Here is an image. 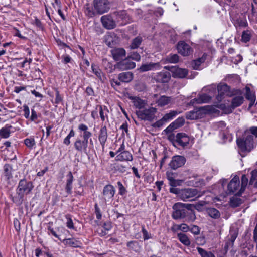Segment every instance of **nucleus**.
Segmentation results:
<instances>
[{"instance_id":"37","label":"nucleus","mask_w":257,"mask_h":257,"mask_svg":"<svg viewBox=\"0 0 257 257\" xmlns=\"http://www.w3.org/2000/svg\"><path fill=\"white\" fill-rule=\"evenodd\" d=\"M131 99L133 100V103L134 105L139 109H141L145 105V102L143 100L141 99L138 97H131Z\"/></svg>"},{"instance_id":"52","label":"nucleus","mask_w":257,"mask_h":257,"mask_svg":"<svg viewBox=\"0 0 257 257\" xmlns=\"http://www.w3.org/2000/svg\"><path fill=\"white\" fill-rule=\"evenodd\" d=\"M127 246L131 249L137 251L138 248V242L136 241H131L127 243Z\"/></svg>"},{"instance_id":"61","label":"nucleus","mask_w":257,"mask_h":257,"mask_svg":"<svg viewBox=\"0 0 257 257\" xmlns=\"http://www.w3.org/2000/svg\"><path fill=\"white\" fill-rule=\"evenodd\" d=\"M66 218L67 219V222H66L67 227L70 229H73L74 228L73 223L72 220L71 219V218L70 217V215H66Z\"/></svg>"},{"instance_id":"20","label":"nucleus","mask_w":257,"mask_h":257,"mask_svg":"<svg viewBox=\"0 0 257 257\" xmlns=\"http://www.w3.org/2000/svg\"><path fill=\"white\" fill-rule=\"evenodd\" d=\"M244 102V97L242 95H235L233 97L231 105L229 106V112H231L236 107L240 106Z\"/></svg>"},{"instance_id":"53","label":"nucleus","mask_w":257,"mask_h":257,"mask_svg":"<svg viewBox=\"0 0 257 257\" xmlns=\"http://www.w3.org/2000/svg\"><path fill=\"white\" fill-rule=\"evenodd\" d=\"M196 248L201 257H207V256L209 255V253L210 252V251H207L203 248H202L200 247H197Z\"/></svg>"},{"instance_id":"25","label":"nucleus","mask_w":257,"mask_h":257,"mask_svg":"<svg viewBox=\"0 0 257 257\" xmlns=\"http://www.w3.org/2000/svg\"><path fill=\"white\" fill-rule=\"evenodd\" d=\"M67 181L65 187V190L66 192L70 194L72 193V182L73 181V176L72 175L71 172H69L68 174L66 176Z\"/></svg>"},{"instance_id":"17","label":"nucleus","mask_w":257,"mask_h":257,"mask_svg":"<svg viewBox=\"0 0 257 257\" xmlns=\"http://www.w3.org/2000/svg\"><path fill=\"white\" fill-rule=\"evenodd\" d=\"M178 52L183 56H188L192 52L191 47L184 41H180L177 45Z\"/></svg>"},{"instance_id":"34","label":"nucleus","mask_w":257,"mask_h":257,"mask_svg":"<svg viewBox=\"0 0 257 257\" xmlns=\"http://www.w3.org/2000/svg\"><path fill=\"white\" fill-rule=\"evenodd\" d=\"M114 14L117 16V19H121L125 23L128 22L130 20L129 16L125 11L116 12H114Z\"/></svg>"},{"instance_id":"38","label":"nucleus","mask_w":257,"mask_h":257,"mask_svg":"<svg viewBox=\"0 0 257 257\" xmlns=\"http://www.w3.org/2000/svg\"><path fill=\"white\" fill-rule=\"evenodd\" d=\"M246 93L245 98L249 101L250 100H255L256 95L254 92L251 91L250 89L248 87H245Z\"/></svg>"},{"instance_id":"28","label":"nucleus","mask_w":257,"mask_h":257,"mask_svg":"<svg viewBox=\"0 0 257 257\" xmlns=\"http://www.w3.org/2000/svg\"><path fill=\"white\" fill-rule=\"evenodd\" d=\"M206 57L207 55L206 54H204L201 57L194 60L192 63V67L193 69L195 70L199 69L200 65L206 60Z\"/></svg>"},{"instance_id":"6","label":"nucleus","mask_w":257,"mask_h":257,"mask_svg":"<svg viewBox=\"0 0 257 257\" xmlns=\"http://www.w3.org/2000/svg\"><path fill=\"white\" fill-rule=\"evenodd\" d=\"M34 188L33 183L31 181H27L26 179H21L18 184L17 190L24 195L29 194Z\"/></svg>"},{"instance_id":"15","label":"nucleus","mask_w":257,"mask_h":257,"mask_svg":"<svg viewBox=\"0 0 257 257\" xmlns=\"http://www.w3.org/2000/svg\"><path fill=\"white\" fill-rule=\"evenodd\" d=\"M101 21L103 26L107 29H112L116 27L115 21L109 15L102 16L101 18Z\"/></svg>"},{"instance_id":"44","label":"nucleus","mask_w":257,"mask_h":257,"mask_svg":"<svg viewBox=\"0 0 257 257\" xmlns=\"http://www.w3.org/2000/svg\"><path fill=\"white\" fill-rule=\"evenodd\" d=\"M186 215V216L185 217V218H186V220L188 222H193L196 219V215L194 211H187Z\"/></svg>"},{"instance_id":"51","label":"nucleus","mask_w":257,"mask_h":257,"mask_svg":"<svg viewBox=\"0 0 257 257\" xmlns=\"http://www.w3.org/2000/svg\"><path fill=\"white\" fill-rule=\"evenodd\" d=\"M91 68L93 72L99 78L101 79L102 72L101 70L95 64H92Z\"/></svg>"},{"instance_id":"40","label":"nucleus","mask_w":257,"mask_h":257,"mask_svg":"<svg viewBox=\"0 0 257 257\" xmlns=\"http://www.w3.org/2000/svg\"><path fill=\"white\" fill-rule=\"evenodd\" d=\"M4 175L7 180L12 177V167L9 164H5L4 167Z\"/></svg>"},{"instance_id":"5","label":"nucleus","mask_w":257,"mask_h":257,"mask_svg":"<svg viewBox=\"0 0 257 257\" xmlns=\"http://www.w3.org/2000/svg\"><path fill=\"white\" fill-rule=\"evenodd\" d=\"M183 203L178 202L173 206V212L172 213V218L174 219H179L185 218L186 216L187 210L183 208Z\"/></svg>"},{"instance_id":"36","label":"nucleus","mask_w":257,"mask_h":257,"mask_svg":"<svg viewBox=\"0 0 257 257\" xmlns=\"http://www.w3.org/2000/svg\"><path fill=\"white\" fill-rule=\"evenodd\" d=\"M78 129L80 131L83 132L82 137H86L89 138L91 137L92 133L90 131H88V127L86 125L82 123L80 124L78 126Z\"/></svg>"},{"instance_id":"12","label":"nucleus","mask_w":257,"mask_h":257,"mask_svg":"<svg viewBox=\"0 0 257 257\" xmlns=\"http://www.w3.org/2000/svg\"><path fill=\"white\" fill-rule=\"evenodd\" d=\"M135 66L136 63L132 61L128 57L118 62L115 66V68L120 70L132 69Z\"/></svg>"},{"instance_id":"35","label":"nucleus","mask_w":257,"mask_h":257,"mask_svg":"<svg viewBox=\"0 0 257 257\" xmlns=\"http://www.w3.org/2000/svg\"><path fill=\"white\" fill-rule=\"evenodd\" d=\"M207 211L209 216L213 219H218L220 217L219 211L214 208H208Z\"/></svg>"},{"instance_id":"60","label":"nucleus","mask_w":257,"mask_h":257,"mask_svg":"<svg viewBox=\"0 0 257 257\" xmlns=\"http://www.w3.org/2000/svg\"><path fill=\"white\" fill-rule=\"evenodd\" d=\"M128 57L130 59L135 60L136 61H139L141 60V56L140 54L137 52H133Z\"/></svg>"},{"instance_id":"14","label":"nucleus","mask_w":257,"mask_h":257,"mask_svg":"<svg viewBox=\"0 0 257 257\" xmlns=\"http://www.w3.org/2000/svg\"><path fill=\"white\" fill-rule=\"evenodd\" d=\"M166 69L171 71L173 73L174 77L184 78L188 74V71L185 69L180 68L176 66H165Z\"/></svg>"},{"instance_id":"46","label":"nucleus","mask_w":257,"mask_h":257,"mask_svg":"<svg viewBox=\"0 0 257 257\" xmlns=\"http://www.w3.org/2000/svg\"><path fill=\"white\" fill-rule=\"evenodd\" d=\"M211 99V97L206 94H203L202 95H200L198 97V100L199 101V103H203L208 102Z\"/></svg>"},{"instance_id":"18","label":"nucleus","mask_w":257,"mask_h":257,"mask_svg":"<svg viewBox=\"0 0 257 257\" xmlns=\"http://www.w3.org/2000/svg\"><path fill=\"white\" fill-rule=\"evenodd\" d=\"M113 59L119 61L125 56L126 52L122 48H114L110 51Z\"/></svg>"},{"instance_id":"2","label":"nucleus","mask_w":257,"mask_h":257,"mask_svg":"<svg viewBox=\"0 0 257 257\" xmlns=\"http://www.w3.org/2000/svg\"><path fill=\"white\" fill-rule=\"evenodd\" d=\"M94 11L99 14L107 13L110 8L109 0H93Z\"/></svg>"},{"instance_id":"48","label":"nucleus","mask_w":257,"mask_h":257,"mask_svg":"<svg viewBox=\"0 0 257 257\" xmlns=\"http://www.w3.org/2000/svg\"><path fill=\"white\" fill-rule=\"evenodd\" d=\"M166 60L170 63H176L179 61V56L177 54L170 55L167 57Z\"/></svg>"},{"instance_id":"8","label":"nucleus","mask_w":257,"mask_h":257,"mask_svg":"<svg viewBox=\"0 0 257 257\" xmlns=\"http://www.w3.org/2000/svg\"><path fill=\"white\" fill-rule=\"evenodd\" d=\"M83 140L77 138L75 141L74 146L75 149L80 153H86L88 144L89 137H82Z\"/></svg>"},{"instance_id":"64","label":"nucleus","mask_w":257,"mask_h":257,"mask_svg":"<svg viewBox=\"0 0 257 257\" xmlns=\"http://www.w3.org/2000/svg\"><path fill=\"white\" fill-rule=\"evenodd\" d=\"M176 128H177V127H176L174 123L172 122L164 130V131L168 134L171 133Z\"/></svg>"},{"instance_id":"10","label":"nucleus","mask_w":257,"mask_h":257,"mask_svg":"<svg viewBox=\"0 0 257 257\" xmlns=\"http://www.w3.org/2000/svg\"><path fill=\"white\" fill-rule=\"evenodd\" d=\"M198 191L195 188H185L181 190L180 193V199L184 201L189 200V199L197 195Z\"/></svg>"},{"instance_id":"24","label":"nucleus","mask_w":257,"mask_h":257,"mask_svg":"<svg viewBox=\"0 0 257 257\" xmlns=\"http://www.w3.org/2000/svg\"><path fill=\"white\" fill-rule=\"evenodd\" d=\"M62 242L66 246L75 248L79 247L81 245L80 241L74 238L65 239L62 241Z\"/></svg>"},{"instance_id":"57","label":"nucleus","mask_w":257,"mask_h":257,"mask_svg":"<svg viewBox=\"0 0 257 257\" xmlns=\"http://www.w3.org/2000/svg\"><path fill=\"white\" fill-rule=\"evenodd\" d=\"M185 122V120L183 117H179L177 118L175 121L173 122L174 125H176L177 128L182 126Z\"/></svg>"},{"instance_id":"27","label":"nucleus","mask_w":257,"mask_h":257,"mask_svg":"<svg viewBox=\"0 0 257 257\" xmlns=\"http://www.w3.org/2000/svg\"><path fill=\"white\" fill-rule=\"evenodd\" d=\"M159 64L158 63H150L148 64H144L141 66L139 70L140 72H144L149 70H154L156 67H159Z\"/></svg>"},{"instance_id":"29","label":"nucleus","mask_w":257,"mask_h":257,"mask_svg":"<svg viewBox=\"0 0 257 257\" xmlns=\"http://www.w3.org/2000/svg\"><path fill=\"white\" fill-rule=\"evenodd\" d=\"M166 176L168 180L169 181V184L171 186L175 187L178 185L177 181L175 179L176 177L175 173L172 171H168L166 172Z\"/></svg>"},{"instance_id":"62","label":"nucleus","mask_w":257,"mask_h":257,"mask_svg":"<svg viewBox=\"0 0 257 257\" xmlns=\"http://www.w3.org/2000/svg\"><path fill=\"white\" fill-rule=\"evenodd\" d=\"M55 92L56 98L55 99V103L58 104L63 101V97L60 95L59 92L57 89H55Z\"/></svg>"},{"instance_id":"7","label":"nucleus","mask_w":257,"mask_h":257,"mask_svg":"<svg viewBox=\"0 0 257 257\" xmlns=\"http://www.w3.org/2000/svg\"><path fill=\"white\" fill-rule=\"evenodd\" d=\"M241 186H240L239 178L237 176H234L228 185V191L230 193H234L236 196H240L239 194Z\"/></svg>"},{"instance_id":"22","label":"nucleus","mask_w":257,"mask_h":257,"mask_svg":"<svg viewBox=\"0 0 257 257\" xmlns=\"http://www.w3.org/2000/svg\"><path fill=\"white\" fill-rule=\"evenodd\" d=\"M116 159L121 161H131L133 160V156L128 151H123L116 156Z\"/></svg>"},{"instance_id":"33","label":"nucleus","mask_w":257,"mask_h":257,"mask_svg":"<svg viewBox=\"0 0 257 257\" xmlns=\"http://www.w3.org/2000/svg\"><path fill=\"white\" fill-rule=\"evenodd\" d=\"M12 126L10 125L7 124L5 127L0 130V137L3 138H8L10 135V129Z\"/></svg>"},{"instance_id":"47","label":"nucleus","mask_w":257,"mask_h":257,"mask_svg":"<svg viewBox=\"0 0 257 257\" xmlns=\"http://www.w3.org/2000/svg\"><path fill=\"white\" fill-rule=\"evenodd\" d=\"M241 40L242 42L246 43L248 42L251 38L250 32L249 31H244L242 32Z\"/></svg>"},{"instance_id":"56","label":"nucleus","mask_w":257,"mask_h":257,"mask_svg":"<svg viewBox=\"0 0 257 257\" xmlns=\"http://www.w3.org/2000/svg\"><path fill=\"white\" fill-rule=\"evenodd\" d=\"M190 231L194 235H198L200 234V229L198 226L193 225L190 228Z\"/></svg>"},{"instance_id":"11","label":"nucleus","mask_w":257,"mask_h":257,"mask_svg":"<svg viewBox=\"0 0 257 257\" xmlns=\"http://www.w3.org/2000/svg\"><path fill=\"white\" fill-rule=\"evenodd\" d=\"M186 161V158L183 156H174L172 157V160L169 164V166L171 169L176 170L183 166L185 164Z\"/></svg>"},{"instance_id":"50","label":"nucleus","mask_w":257,"mask_h":257,"mask_svg":"<svg viewBox=\"0 0 257 257\" xmlns=\"http://www.w3.org/2000/svg\"><path fill=\"white\" fill-rule=\"evenodd\" d=\"M99 108V114L101 118V119L102 121H104L105 120V116H107V115L106 113L104 114V111L105 110L107 112H108V109L106 108H104V110L103 109L102 106L101 105H97V108Z\"/></svg>"},{"instance_id":"3","label":"nucleus","mask_w":257,"mask_h":257,"mask_svg":"<svg viewBox=\"0 0 257 257\" xmlns=\"http://www.w3.org/2000/svg\"><path fill=\"white\" fill-rule=\"evenodd\" d=\"M208 112L205 107L195 108L192 111L186 113L187 119L195 120L203 118Z\"/></svg>"},{"instance_id":"26","label":"nucleus","mask_w":257,"mask_h":257,"mask_svg":"<svg viewBox=\"0 0 257 257\" xmlns=\"http://www.w3.org/2000/svg\"><path fill=\"white\" fill-rule=\"evenodd\" d=\"M118 38L114 34H109L105 37V42L106 44L109 47H112L117 43Z\"/></svg>"},{"instance_id":"1","label":"nucleus","mask_w":257,"mask_h":257,"mask_svg":"<svg viewBox=\"0 0 257 257\" xmlns=\"http://www.w3.org/2000/svg\"><path fill=\"white\" fill-rule=\"evenodd\" d=\"M254 136L257 137V126H252L246 129L243 137L237 139V144L241 152H249L254 148Z\"/></svg>"},{"instance_id":"42","label":"nucleus","mask_w":257,"mask_h":257,"mask_svg":"<svg viewBox=\"0 0 257 257\" xmlns=\"http://www.w3.org/2000/svg\"><path fill=\"white\" fill-rule=\"evenodd\" d=\"M180 111L177 110H172L169 113L166 114L163 117V119L166 121V122L170 119H172L173 117L176 116L177 114L180 113Z\"/></svg>"},{"instance_id":"13","label":"nucleus","mask_w":257,"mask_h":257,"mask_svg":"<svg viewBox=\"0 0 257 257\" xmlns=\"http://www.w3.org/2000/svg\"><path fill=\"white\" fill-rule=\"evenodd\" d=\"M189 143V137L183 133H178L176 136L175 142H173L174 146H181L184 147L188 145Z\"/></svg>"},{"instance_id":"32","label":"nucleus","mask_w":257,"mask_h":257,"mask_svg":"<svg viewBox=\"0 0 257 257\" xmlns=\"http://www.w3.org/2000/svg\"><path fill=\"white\" fill-rule=\"evenodd\" d=\"M171 100V97L163 95L160 97L157 101V103L159 106L162 107L168 104Z\"/></svg>"},{"instance_id":"41","label":"nucleus","mask_w":257,"mask_h":257,"mask_svg":"<svg viewBox=\"0 0 257 257\" xmlns=\"http://www.w3.org/2000/svg\"><path fill=\"white\" fill-rule=\"evenodd\" d=\"M242 203V200L240 198H238L237 197H233L230 199V204L232 207H237Z\"/></svg>"},{"instance_id":"55","label":"nucleus","mask_w":257,"mask_h":257,"mask_svg":"<svg viewBox=\"0 0 257 257\" xmlns=\"http://www.w3.org/2000/svg\"><path fill=\"white\" fill-rule=\"evenodd\" d=\"M114 168L115 170L119 171L121 173H124L126 171V167L122 164H115Z\"/></svg>"},{"instance_id":"39","label":"nucleus","mask_w":257,"mask_h":257,"mask_svg":"<svg viewBox=\"0 0 257 257\" xmlns=\"http://www.w3.org/2000/svg\"><path fill=\"white\" fill-rule=\"evenodd\" d=\"M142 42V38L140 36H137L134 38L132 42L130 45V48L132 49L138 48L141 45Z\"/></svg>"},{"instance_id":"59","label":"nucleus","mask_w":257,"mask_h":257,"mask_svg":"<svg viewBox=\"0 0 257 257\" xmlns=\"http://www.w3.org/2000/svg\"><path fill=\"white\" fill-rule=\"evenodd\" d=\"M117 185H118V187L119 188V194L121 195H124L126 193V191L125 187L123 186V185L121 183V182L120 181H118L117 182Z\"/></svg>"},{"instance_id":"31","label":"nucleus","mask_w":257,"mask_h":257,"mask_svg":"<svg viewBox=\"0 0 257 257\" xmlns=\"http://www.w3.org/2000/svg\"><path fill=\"white\" fill-rule=\"evenodd\" d=\"M177 237L179 241L186 246H189L191 244V241L187 235L182 233L177 234Z\"/></svg>"},{"instance_id":"30","label":"nucleus","mask_w":257,"mask_h":257,"mask_svg":"<svg viewBox=\"0 0 257 257\" xmlns=\"http://www.w3.org/2000/svg\"><path fill=\"white\" fill-rule=\"evenodd\" d=\"M11 197L14 203L17 205H20L22 204L23 202L24 195L21 194L17 190L16 195L15 196L11 195Z\"/></svg>"},{"instance_id":"58","label":"nucleus","mask_w":257,"mask_h":257,"mask_svg":"<svg viewBox=\"0 0 257 257\" xmlns=\"http://www.w3.org/2000/svg\"><path fill=\"white\" fill-rule=\"evenodd\" d=\"M103 64L106 67V69H109V72H111L113 70V65L111 63L108 62L106 59H103Z\"/></svg>"},{"instance_id":"21","label":"nucleus","mask_w":257,"mask_h":257,"mask_svg":"<svg viewBox=\"0 0 257 257\" xmlns=\"http://www.w3.org/2000/svg\"><path fill=\"white\" fill-rule=\"evenodd\" d=\"M107 137L108 134L106 126H104L101 127L99 133L98 140L103 149L104 148V146L107 141Z\"/></svg>"},{"instance_id":"63","label":"nucleus","mask_w":257,"mask_h":257,"mask_svg":"<svg viewBox=\"0 0 257 257\" xmlns=\"http://www.w3.org/2000/svg\"><path fill=\"white\" fill-rule=\"evenodd\" d=\"M176 128H177V127H176L174 123L172 122L164 130V131L168 134L171 133Z\"/></svg>"},{"instance_id":"49","label":"nucleus","mask_w":257,"mask_h":257,"mask_svg":"<svg viewBox=\"0 0 257 257\" xmlns=\"http://www.w3.org/2000/svg\"><path fill=\"white\" fill-rule=\"evenodd\" d=\"M24 143L27 147L32 148L35 145V141L33 138H29L25 139Z\"/></svg>"},{"instance_id":"4","label":"nucleus","mask_w":257,"mask_h":257,"mask_svg":"<svg viewBox=\"0 0 257 257\" xmlns=\"http://www.w3.org/2000/svg\"><path fill=\"white\" fill-rule=\"evenodd\" d=\"M156 112L155 108L150 107L148 109L139 110L136 111V114L139 118L143 120L152 121Z\"/></svg>"},{"instance_id":"16","label":"nucleus","mask_w":257,"mask_h":257,"mask_svg":"<svg viewBox=\"0 0 257 257\" xmlns=\"http://www.w3.org/2000/svg\"><path fill=\"white\" fill-rule=\"evenodd\" d=\"M115 190L111 185H106L104 186L103 192V198L106 202L112 199L114 195Z\"/></svg>"},{"instance_id":"45","label":"nucleus","mask_w":257,"mask_h":257,"mask_svg":"<svg viewBox=\"0 0 257 257\" xmlns=\"http://www.w3.org/2000/svg\"><path fill=\"white\" fill-rule=\"evenodd\" d=\"M249 184V185H254L255 187H257V170H254L251 172V177Z\"/></svg>"},{"instance_id":"23","label":"nucleus","mask_w":257,"mask_h":257,"mask_svg":"<svg viewBox=\"0 0 257 257\" xmlns=\"http://www.w3.org/2000/svg\"><path fill=\"white\" fill-rule=\"evenodd\" d=\"M118 79L125 83L131 82L133 79V74L131 72H122L118 75Z\"/></svg>"},{"instance_id":"19","label":"nucleus","mask_w":257,"mask_h":257,"mask_svg":"<svg viewBox=\"0 0 257 257\" xmlns=\"http://www.w3.org/2000/svg\"><path fill=\"white\" fill-rule=\"evenodd\" d=\"M171 75L167 71L161 72L157 73L154 77V80L157 82L165 83H167L170 79Z\"/></svg>"},{"instance_id":"9","label":"nucleus","mask_w":257,"mask_h":257,"mask_svg":"<svg viewBox=\"0 0 257 257\" xmlns=\"http://www.w3.org/2000/svg\"><path fill=\"white\" fill-rule=\"evenodd\" d=\"M218 95L217 96L218 101H221L224 96H232L233 94L230 91V88L226 84H219L217 86Z\"/></svg>"},{"instance_id":"43","label":"nucleus","mask_w":257,"mask_h":257,"mask_svg":"<svg viewBox=\"0 0 257 257\" xmlns=\"http://www.w3.org/2000/svg\"><path fill=\"white\" fill-rule=\"evenodd\" d=\"M248 179L245 175H243L241 177V185L240 189L239 194H242L245 191L246 187L248 184Z\"/></svg>"},{"instance_id":"54","label":"nucleus","mask_w":257,"mask_h":257,"mask_svg":"<svg viewBox=\"0 0 257 257\" xmlns=\"http://www.w3.org/2000/svg\"><path fill=\"white\" fill-rule=\"evenodd\" d=\"M235 24L239 27H246L247 26V22L245 19H238Z\"/></svg>"}]
</instances>
